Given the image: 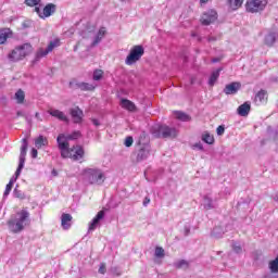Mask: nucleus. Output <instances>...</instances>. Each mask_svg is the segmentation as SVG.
I'll use <instances>...</instances> for the list:
<instances>
[{"mask_svg":"<svg viewBox=\"0 0 278 278\" xmlns=\"http://www.w3.org/2000/svg\"><path fill=\"white\" fill-rule=\"evenodd\" d=\"M151 155V146L149 143H139L137 149V162H144Z\"/></svg>","mask_w":278,"mask_h":278,"instance_id":"obj_10","label":"nucleus"},{"mask_svg":"<svg viewBox=\"0 0 278 278\" xmlns=\"http://www.w3.org/2000/svg\"><path fill=\"white\" fill-rule=\"evenodd\" d=\"M105 218V211H100L98 214L92 218L88 226V233H92L97 227L101 225V222Z\"/></svg>","mask_w":278,"mask_h":278,"instance_id":"obj_12","label":"nucleus"},{"mask_svg":"<svg viewBox=\"0 0 278 278\" xmlns=\"http://www.w3.org/2000/svg\"><path fill=\"white\" fill-rule=\"evenodd\" d=\"M242 88V85L238 81L230 83L224 88L225 94H238V90Z\"/></svg>","mask_w":278,"mask_h":278,"instance_id":"obj_17","label":"nucleus"},{"mask_svg":"<svg viewBox=\"0 0 278 278\" xmlns=\"http://www.w3.org/2000/svg\"><path fill=\"white\" fill-rule=\"evenodd\" d=\"M110 273L115 275V277H121V275H123V271H121V268L117 266L111 267Z\"/></svg>","mask_w":278,"mask_h":278,"instance_id":"obj_36","label":"nucleus"},{"mask_svg":"<svg viewBox=\"0 0 278 278\" xmlns=\"http://www.w3.org/2000/svg\"><path fill=\"white\" fill-rule=\"evenodd\" d=\"M15 100L18 104L25 101V91L23 89H18L17 92H15Z\"/></svg>","mask_w":278,"mask_h":278,"instance_id":"obj_31","label":"nucleus"},{"mask_svg":"<svg viewBox=\"0 0 278 278\" xmlns=\"http://www.w3.org/2000/svg\"><path fill=\"white\" fill-rule=\"evenodd\" d=\"M125 147H131L134 144V137H127L124 142Z\"/></svg>","mask_w":278,"mask_h":278,"instance_id":"obj_43","label":"nucleus"},{"mask_svg":"<svg viewBox=\"0 0 278 278\" xmlns=\"http://www.w3.org/2000/svg\"><path fill=\"white\" fill-rule=\"evenodd\" d=\"M71 116H72L74 123L79 124V123H81V121H84V111H81V109H79V106L71 109Z\"/></svg>","mask_w":278,"mask_h":278,"instance_id":"obj_19","label":"nucleus"},{"mask_svg":"<svg viewBox=\"0 0 278 278\" xmlns=\"http://www.w3.org/2000/svg\"><path fill=\"white\" fill-rule=\"evenodd\" d=\"M202 205H203L204 210H210V208L214 207V200H212V197L205 195L203 198Z\"/></svg>","mask_w":278,"mask_h":278,"instance_id":"obj_28","label":"nucleus"},{"mask_svg":"<svg viewBox=\"0 0 278 278\" xmlns=\"http://www.w3.org/2000/svg\"><path fill=\"white\" fill-rule=\"evenodd\" d=\"M266 5H268V0H248L245 10L250 14H257V12H264Z\"/></svg>","mask_w":278,"mask_h":278,"instance_id":"obj_7","label":"nucleus"},{"mask_svg":"<svg viewBox=\"0 0 278 278\" xmlns=\"http://www.w3.org/2000/svg\"><path fill=\"white\" fill-rule=\"evenodd\" d=\"M239 116H249V112H251V102H244L237 110Z\"/></svg>","mask_w":278,"mask_h":278,"instance_id":"obj_23","label":"nucleus"},{"mask_svg":"<svg viewBox=\"0 0 278 278\" xmlns=\"http://www.w3.org/2000/svg\"><path fill=\"white\" fill-rule=\"evenodd\" d=\"M81 136L80 131H74L71 135L65 136L64 134H60L56 138L59 151H61V157L77 161L84 157V148L79 146H74L71 148L68 144V140H77Z\"/></svg>","mask_w":278,"mask_h":278,"instance_id":"obj_1","label":"nucleus"},{"mask_svg":"<svg viewBox=\"0 0 278 278\" xmlns=\"http://www.w3.org/2000/svg\"><path fill=\"white\" fill-rule=\"evenodd\" d=\"M13 197H15V199H20L21 201L27 199V195L25 194V192L21 191V189H18V186L15 187L14 191H13Z\"/></svg>","mask_w":278,"mask_h":278,"instance_id":"obj_30","label":"nucleus"},{"mask_svg":"<svg viewBox=\"0 0 278 278\" xmlns=\"http://www.w3.org/2000/svg\"><path fill=\"white\" fill-rule=\"evenodd\" d=\"M240 205H242V203H238V207H240Z\"/></svg>","mask_w":278,"mask_h":278,"instance_id":"obj_57","label":"nucleus"},{"mask_svg":"<svg viewBox=\"0 0 278 278\" xmlns=\"http://www.w3.org/2000/svg\"><path fill=\"white\" fill-rule=\"evenodd\" d=\"M149 203H151V199H149V197H146L143 200V207H147Z\"/></svg>","mask_w":278,"mask_h":278,"instance_id":"obj_46","label":"nucleus"},{"mask_svg":"<svg viewBox=\"0 0 278 278\" xmlns=\"http://www.w3.org/2000/svg\"><path fill=\"white\" fill-rule=\"evenodd\" d=\"M202 141L205 142L206 144H214V136L210 132H204L202 135Z\"/></svg>","mask_w":278,"mask_h":278,"instance_id":"obj_32","label":"nucleus"},{"mask_svg":"<svg viewBox=\"0 0 278 278\" xmlns=\"http://www.w3.org/2000/svg\"><path fill=\"white\" fill-rule=\"evenodd\" d=\"M220 71H223V68H217L216 71L212 72L210 78H208V86H214V84H216V81H218V77H220Z\"/></svg>","mask_w":278,"mask_h":278,"instance_id":"obj_26","label":"nucleus"},{"mask_svg":"<svg viewBox=\"0 0 278 278\" xmlns=\"http://www.w3.org/2000/svg\"><path fill=\"white\" fill-rule=\"evenodd\" d=\"M103 79V71L102 70H96L93 72V81H101Z\"/></svg>","mask_w":278,"mask_h":278,"instance_id":"obj_34","label":"nucleus"},{"mask_svg":"<svg viewBox=\"0 0 278 278\" xmlns=\"http://www.w3.org/2000/svg\"><path fill=\"white\" fill-rule=\"evenodd\" d=\"M212 62L216 64V62H218V59H213Z\"/></svg>","mask_w":278,"mask_h":278,"instance_id":"obj_53","label":"nucleus"},{"mask_svg":"<svg viewBox=\"0 0 278 278\" xmlns=\"http://www.w3.org/2000/svg\"><path fill=\"white\" fill-rule=\"evenodd\" d=\"M274 201H276V203H278V192L275 194Z\"/></svg>","mask_w":278,"mask_h":278,"instance_id":"obj_52","label":"nucleus"},{"mask_svg":"<svg viewBox=\"0 0 278 278\" xmlns=\"http://www.w3.org/2000/svg\"><path fill=\"white\" fill-rule=\"evenodd\" d=\"M278 31L277 30H269L265 36V45L267 47H273L275 42H277Z\"/></svg>","mask_w":278,"mask_h":278,"instance_id":"obj_20","label":"nucleus"},{"mask_svg":"<svg viewBox=\"0 0 278 278\" xmlns=\"http://www.w3.org/2000/svg\"><path fill=\"white\" fill-rule=\"evenodd\" d=\"M14 185L12 184H8L7 187H5V190H4V193H3V197H8L10 194V192H12V187Z\"/></svg>","mask_w":278,"mask_h":278,"instance_id":"obj_41","label":"nucleus"},{"mask_svg":"<svg viewBox=\"0 0 278 278\" xmlns=\"http://www.w3.org/2000/svg\"><path fill=\"white\" fill-rule=\"evenodd\" d=\"M232 250L235 253H242V245L239 242H232Z\"/></svg>","mask_w":278,"mask_h":278,"instance_id":"obj_35","label":"nucleus"},{"mask_svg":"<svg viewBox=\"0 0 278 278\" xmlns=\"http://www.w3.org/2000/svg\"><path fill=\"white\" fill-rule=\"evenodd\" d=\"M192 37H193V38L197 37V33H192Z\"/></svg>","mask_w":278,"mask_h":278,"instance_id":"obj_56","label":"nucleus"},{"mask_svg":"<svg viewBox=\"0 0 278 278\" xmlns=\"http://www.w3.org/2000/svg\"><path fill=\"white\" fill-rule=\"evenodd\" d=\"M184 231L185 236H190V226H185Z\"/></svg>","mask_w":278,"mask_h":278,"instance_id":"obj_47","label":"nucleus"},{"mask_svg":"<svg viewBox=\"0 0 278 278\" xmlns=\"http://www.w3.org/2000/svg\"><path fill=\"white\" fill-rule=\"evenodd\" d=\"M176 268H188V263L186 260H181L175 263Z\"/></svg>","mask_w":278,"mask_h":278,"instance_id":"obj_37","label":"nucleus"},{"mask_svg":"<svg viewBox=\"0 0 278 278\" xmlns=\"http://www.w3.org/2000/svg\"><path fill=\"white\" fill-rule=\"evenodd\" d=\"M106 267H105V263H101L100 264V267H99V269H98V273L100 274V275H105V273H106Z\"/></svg>","mask_w":278,"mask_h":278,"instance_id":"obj_42","label":"nucleus"},{"mask_svg":"<svg viewBox=\"0 0 278 278\" xmlns=\"http://www.w3.org/2000/svg\"><path fill=\"white\" fill-rule=\"evenodd\" d=\"M7 225L11 233H21L22 231H25V229L31 225L29 212L25 210L15 212L11 215Z\"/></svg>","mask_w":278,"mask_h":278,"instance_id":"obj_2","label":"nucleus"},{"mask_svg":"<svg viewBox=\"0 0 278 278\" xmlns=\"http://www.w3.org/2000/svg\"><path fill=\"white\" fill-rule=\"evenodd\" d=\"M27 139H23L22 140V147H21V153H20V164L18 167L15 172V176H13L9 184H11V186H14V182L16 181V179H18V177H21V170H23V168L25 167V157L27 156Z\"/></svg>","mask_w":278,"mask_h":278,"instance_id":"obj_6","label":"nucleus"},{"mask_svg":"<svg viewBox=\"0 0 278 278\" xmlns=\"http://www.w3.org/2000/svg\"><path fill=\"white\" fill-rule=\"evenodd\" d=\"M119 1H122V3H126V1H129V0H119Z\"/></svg>","mask_w":278,"mask_h":278,"instance_id":"obj_55","label":"nucleus"},{"mask_svg":"<svg viewBox=\"0 0 278 278\" xmlns=\"http://www.w3.org/2000/svg\"><path fill=\"white\" fill-rule=\"evenodd\" d=\"M229 229H231V226H227L226 228H223V226H216L212 231V236L213 238H223V235L226 231H229Z\"/></svg>","mask_w":278,"mask_h":278,"instance_id":"obj_22","label":"nucleus"},{"mask_svg":"<svg viewBox=\"0 0 278 278\" xmlns=\"http://www.w3.org/2000/svg\"><path fill=\"white\" fill-rule=\"evenodd\" d=\"M35 12L40 16V18H49L51 14L55 13V4L49 3L42 10H40L39 7H36Z\"/></svg>","mask_w":278,"mask_h":278,"instance_id":"obj_11","label":"nucleus"},{"mask_svg":"<svg viewBox=\"0 0 278 278\" xmlns=\"http://www.w3.org/2000/svg\"><path fill=\"white\" fill-rule=\"evenodd\" d=\"M207 1H210V0H200V3H201V5H205V3H207Z\"/></svg>","mask_w":278,"mask_h":278,"instance_id":"obj_50","label":"nucleus"},{"mask_svg":"<svg viewBox=\"0 0 278 278\" xmlns=\"http://www.w3.org/2000/svg\"><path fill=\"white\" fill-rule=\"evenodd\" d=\"M31 53V45L24 43L20 47L14 48L9 54L8 60L9 62H21L26 55Z\"/></svg>","mask_w":278,"mask_h":278,"instance_id":"obj_5","label":"nucleus"},{"mask_svg":"<svg viewBox=\"0 0 278 278\" xmlns=\"http://www.w3.org/2000/svg\"><path fill=\"white\" fill-rule=\"evenodd\" d=\"M225 134V126H218L217 127V136H223Z\"/></svg>","mask_w":278,"mask_h":278,"instance_id":"obj_45","label":"nucleus"},{"mask_svg":"<svg viewBox=\"0 0 278 278\" xmlns=\"http://www.w3.org/2000/svg\"><path fill=\"white\" fill-rule=\"evenodd\" d=\"M144 55V48L142 46H134L130 50L129 55L125 60V64L127 66H131V64H136L140 58Z\"/></svg>","mask_w":278,"mask_h":278,"instance_id":"obj_8","label":"nucleus"},{"mask_svg":"<svg viewBox=\"0 0 278 278\" xmlns=\"http://www.w3.org/2000/svg\"><path fill=\"white\" fill-rule=\"evenodd\" d=\"M77 87L80 89V90H94V86L93 85H90L88 83H78L77 84Z\"/></svg>","mask_w":278,"mask_h":278,"instance_id":"obj_33","label":"nucleus"},{"mask_svg":"<svg viewBox=\"0 0 278 278\" xmlns=\"http://www.w3.org/2000/svg\"><path fill=\"white\" fill-rule=\"evenodd\" d=\"M84 179L93 186H101L105 181V174L100 168H86Z\"/></svg>","mask_w":278,"mask_h":278,"instance_id":"obj_3","label":"nucleus"},{"mask_svg":"<svg viewBox=\"0 0 278 278\" xmlns=\"http://www.w3.org/2000/svg\"><path fill=\"white\" fill-rule=\"evenodd\" d=\"M175 117L178 119V121H182L184 123H188V121H190V115L184 113V112H180V111H176L174 113Z\"/></svg>","mask_w":278,"mask_h":278,"instance_id":"obj_29","label":"nucleus"},{"mask_svg":"<svg viewBox=\"0 0 278 278\" xmlns=\"http://www.w3.org/2000/svg\"><path fill=\"white\" fill-rule=\"evenodd\" d=\"M17 116H23V113L21 111H18Z\"/></svg>","mask_w":278,"mask_h":278,"instance_id":"obj_54","label":"nucleus"},{"mask_svg":"<svg viewBox=\"0 0 278 278\" xmlns=\"http://www.w3.org/2000/svg\"><path fill=\"white\" fill-rule=\"evenodd\" d=\"M191 149H193V151H203V143L201 142L193 143L191 146Z\"/></svg>","mask_w":278,"mask_h":278,"instance_id":"obj_40","label":"nucleus"},{"mask_svg":"<svg viewBox=\"0 0 278 278\" xmlns=\"http://www.w3.org/2000/svg\"><path fill=\"white\" fill-rule=\"evenodd\" d=\"M35 118H37L38 121H42V119L40 118V113H36V114H35Z\"/></svg>","mask_w":278,"mask_h":278,"instance_id":"obj_49","label":"nucleus"},{"mask_svg":"<svg viewBox=\"0 0 278 278\" xmlns=\"http://www.w3.org/2000/svg\"><path fill=\"white\" fill-rule=\"evenodd\" d=\"M152 136L154 138H177L179 130L175 127H170L167 125H154L151 129Z\"/></svg>","mask_w":278,"mask_h":278,"instance_id":"obj_4","label":"nucleus"},{"mask_svg":"<svg viewBox=\"0 0 278 278\" xmlns=\"http://www.w3.org/2000/svg\"><path fill=\"white\" fill-rule=\"evenodd\" d=\"M47 112L50 116H53V118H58V121H62L63 123H68V116H66L64 112L54 108H50Z\"/></svg>","mask_w":278,"mask_h":278,"instance_id":"obj_16","label":"nucleus"},{"mask_svg":"<svg viewBox=\"0 0 278 278\" xmlns=\"http://www.w3.org/2000/svg\"><path fill=\"white\" fill-rule=\"evenodd\" d=\"M191 84H194V80H191Z\"/></svg>","mask_w":278,"mask_h":278,"instance_id":"obj_58","label":"nucleus"},{"mask_svg":"<svg viewBox=\"0 0 278 278\" xmlns=\"http://www.w3.org/2000/svg\"><path fill=\"white\" fill-rule=\"evenodd\" d=\"M218 18V13L215 10H208L202 14L201 23L202 25H212Z\"/></svg>","mask_w":278,"mask_h":278,"instance_id":"obj_13","label":"nucleus"},{"mask_svg":"<svg viewBox=\"0 0 278 278\" xmlns=\"http://www.w3.org/2000/svg\"><path fill=\"white\" fill-rule=\"evenodd\" d=\"M91 122L93 123L94 127H99V125H101L99 119L92 118Z\"/></svg>","mask_w":278,"mask_h":278,"instance_id":"obj_48","label":"nucleus"},{"mask_svg":"<svg viewBox=\"0 0 278 278\" xmlns=\"http://www.w3.org/2000/svg\"><path fill=\"white\" fill-rule=\"evenodd\" d=\"M34 144H35V148L38 150L47 149V147H49V138H47L46 136L39 135L34 139Z\"/></svg>","mask_w":278,"mask_h":278,"instance_id":"obj_18","label":"nucleus"},{"mask_svg":"<svg viewBox=\"0 0 278 278\" xmlns=\"http://www.w3.org/2000/svg\"><path fill=\"white\" fill-rule=\"evenodd\" d=\"M56 47H60V39H54L50 41L47 49H38L35 56L36 62H39V60H42V58H47L48 53H51V51H53V49H56Z\"/></svg>","mask_w":278,"mask_h":278,"instance_id":"obj_9","label":"nucleus"},{"mask_svg":"<svg viewBox=\"0 0 278 278\" xmlns=\"http://www.w3.org/2000/svg\"><path fill=\"white\" fill-rule=\"evenodd\" d=\"M105 34H106L105 27H101L99 29V31L97 33L91 46L97 47V45H99V42H101V40H103V38H105Z\"/></svg>","mask_w":278,"mask_h":278,"instance_id":"obj_24","label":"nucleus"},{"mask_svg":"<svg viewBox=\"0 0 278 278\" xmlns=\"http://www.w3.org/2000/svg\"><path fill=\"white\" fill-rule=\"evenodd\" d=\"M10 34H12V30H10V28L0 29V45H5V42H8V38H10Z\"/></svg>","mask_w":278,"mask_h":278,"instance_id":"obj_25","label":"nucleus"},{"mask_svg":"<svg viewBox=\"0 0 278 278\" xmlns=\"http://www.w3.org/2000/svg\"><path fill=\"white\" fill-rule=\"evenodd\" d=\"M30 155L33 160H36V157H38V148H33L30 151Z\"/></svg>","mask_w":278,"mask_h":278,"instance_id":"obj_44","label":"nucleus"},{"mask_svg":"<svg viewBox=\"0 0 278 278\" xmlns=\"http://www.w3.org/2000/svg\"><path fill=\"white\" fill-rule=\"evenodd\" d=\"M121 108H123V110H127L128 112H136V104L131 100L122 99Z\"/></svg>","mask_w":278,"mask_h":278,"instance_id":"obj_21","label":"nucleus"},{"mask_svg":"<svg viewBox=\"0 0 278 278\" xmlns=\"http://www.w3.org/2000/svg\"><path fill=\"white\" fill-rule=\"evenodd\" d=\"M208 42H214L216 39L214 37H208Z\"/></svg>","mask_w":278,"mask_h":278,"instance_id":"obj_51","label":"nucleus"},{"mask_svg":"<svg viewBox=\"0 0 278 278\" xmlns=\"http://www.w3.org/2000/svg\"><path fill=\"white\" fill-rule=\"evenodd\" d=\"M228 7L230 10H239V8H242V3H244V0H227Z\"/></svg>","mask_w":278,"mask_h":278,"instance_id":"obj_27","label":"nucleus"},{"mask_svg":"<svg viewBox=\"0 0 278 278\" xmlns=\"http://www.w3.org/2000/svg\"><path fill=\"white\" fill-rule=\"evenodd\" d=\"M61 227L65 231H67V229H71V227H73V215L68 213H63L61 215Z\"/></svg>","mask_w":278,"mask_h":278,"instance_id":"obj_14","label":"nucleus"},{"mask_svg":"<svg viewBox=\"0 0 278 278\" xmlns=\"http://www.w3.org/2000/svg\"><path fill=\"white\" fill-rule=\"evenodd\" d=\"M268 101V91L261 89L254 98L255 105H264Z\"/></svg>","mask_w":278,"mask_h":278,"instance_id":"obj_15","label":"nucleus"},{"mask_svg":"<svg viewBox=\"0 0 278 278\" xmlns=\"http://www.w3.org/2000/svg\"><path fill=\"white\" fill-rule=\"evenodd\" d=\"M154 255H155V257H164V250L160 247H156Z\"/></svg>","mask_w":278,"mask_h":278,"instance_id":"obj_38","label":"nucleus"},{"mask_svg":"<svg viewBox=\"0 0 278 278\" xmlns=\"http://www.w3.org/2000/svg\"><path fill=\"white\" fill-rule=\"evenodd\" d=\"M26 5L34 8L40 3V0H25Z\"/></svg>","mask_w":278,"mask_h":278,"instance_id":"obj_39","label":"nucleus"}]
</instances>
